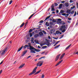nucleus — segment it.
Returning <instances> with one entry per match:
<instances>
[{
    "mask_svg": "<svg viewBox=\"0 0 78 78\" xmlns=\"http://www.w3.org/2000/svg\"><path fill=\"white\" fill-rule=\"evenodd\" d=\"M58 29L59 30H60L62 31V33H64L66 31V25H63L62 26H61L60 27H59L58 28ZM63 29H64L63 31Z\"/></svg>",
    "mask_w": 78,
    "mask_h": 78,
    "instance_id": "f257e3e1",
    "label": "nucleus"
},
{
    "mask_svg": "<svg viewBox=\"0 0 78 78\" xmlns=\"http://www.w3.org/2000/svg\"><path fill=\"white\" fill-rule=\"evenodd\" d=\"M26 48H27V49H36L34 48L31 46L30 45H26L23 47L24 49H25Z\"/></svg>",
    "mask_w": 78,
    "mask_h": 78,
    "instance_id": "f03ea898",
    "label": "nucleus"
},
{
    "mask_svg": "<svg viewBox=\"0 0 78 78\" xmlns=\"http://www.w3.org/2000/svg\"><path fill=\"white\" fill-rule=\"evenodd\" d=\"M37 69V67H35L34 69H33V71L32 72L30 73L29 74V75H33V74H34V73H35L36 72V69Z\"/></svg>",
    "mask_w": 78,
    "mask_h": 78,
    "instance_id": "7ed1b4c3",
    "label": "nucleus"
},
{
    "mask_svg": "<svg viewBox=\"0 0 78 78\" xmlns=\"http://www.w3.org/2000/svg\"><path fill=\"white\" fill-rule=\"evenodd\" d=\"M43 62L44 61H40L37 64V66H39V67H41V66H42Z\"/></svg>",
    "mask_w": 78,
    "mask_h": 78,
    "instance_id": "20e7f679",
    "label": "nucleus"
},
{
    "mask_svg": "<svg viewBox=\"0 0 78 78\" xmlns=\"http://www.w3.org/2000/svg\"><path fill=\"white\" fill-rule=\"evenodd\" d=\"M6 51V49H5L2 51H0V54L1 56H3V55H4L5 54V53Z\"/></svg>",
    "mask_w": 78,
    "mask_h": 78,
    "instance_id": "39448f33",
    "label": "nucleus"
},
{
    "mask_svg": "<svg viewBox=\"0 0 78 78\" xmlns=\"http://www.w3.org/2000/svg\"><path fill=\"white\" fill-rule=\"evenodd\" d=\"M46 41H49V40L46 39ZM51 44L52 43H49V42H48V41H47V42H46V44H45V45H47L48 46V47H50V46H51Z\"/></svg>",
    "mask_w": 78,
    "mask_h": 78,
    "instance_id": "423d86ee",
    "label": "nucleus"
},
{
    "mask_svg": "<svg viewBox=\"0 0 78 78\" xmlns=\"http://www.w3.org/2000/svg\"><path fill=\"white\" fill-rule=\"evenodd\" d=\"M61 54H59L56 56L55 59V61H57L59 59V57L61 56Z\"/></svg>",
    "mask_w": 78,
    "mask_h": 78,
    "instance_id": "0eeeda50",
    "label": "nucleus"
},
{
    "mask_svg": "<svg viewBox=\"0 0 78 78\" xmlns=\"http://www.w3.org/2000/svg\"><path fill=\"white\" fill-rule=\"evenodd\" d=\"M11 45L9 44H8L7 46L4 48V49H9L11 47Z\"/></svg>",
    "mask_w": 78,
    "mask_h": 78,
    "instance_id": "6e6552de",
    "label": "nucleus"
},
{
    "mask_svg": "<svg viewBox=\"0 0 78 78\" xmlns=\"http://www.w3.org/2000/svg\"><path fill=\"white\" fill-rule=\"evenodd\" d=\"M27 51H28V50H26L24 51L23 52V54H22V56H23L27 53Z\"/></svg>",
    "mask_w": 78,
    "mask_h": 78,
    "instance_id": "1a4fd4ad",
    "label": "nucleus"
},
{
    "mask_svg": "<svg viewBox=\"0 0 78 78\" xmlns=\"http://www.w3.org/2000/svg\"><path fill=\"white\" fill-rule=\"evenodd\" d=\"M66 55V53H64L63 54H62V55L60 57V58L59 60H61V59H62V58H63V57L64 56V55Z\"/></svg>",
    "mask_w": 78,
    "mask_h": 78,
    "instance_id": "9d476101",
    "label": "nucleus"
},
{
    "mask_svg": "<svg viewBox=\"0 0 78 78\" xmlns=\"http://www.w3.org/2000/svg\"><path fill=\"white\" fill-rule=\"evenodd\" d=\"M33 50H34V49H30V53H36V52L34 51Z\"/></svg>",
    "mask_w": 78,
    "mask_h": 78,
    "instance_id": "9b49d317",
    "label": "nucleus"
},
{
    "mask_svg": "<svg viewBox=\"0 0 78 78\" xmlns=\"http://www.w3.org/2000/svg\"><path fill=\"white\" fill-rule=\"evenodd\" d=\"M50 33H51V34H53V33H55V29H52L50 30Z\"/></svg>",
    "mask_w": 78,
    "mask_h": 78,
    "instance_id": "f8f14e48",
    "label": "nucleus"
},
{
    "mask_svg": "<svg viewBox=\"0 0 78 78\" xmlns=\"http://www.w3.org/2000/svg\"><path fill=\"white\" fill-rule=\"evenodd\" d=\"M38 37H39V35L38 34H36L34 35V37L35 38H37Z\"/></svg>",
    "mask_w": 78,
    "mask_h": 78,
    "instance_id": "ddd939ff",
    "label": "nucleus"
},
{
    "mask_svg": "<svg viewBox=\"0 0 78 78\" xmlns=\"http://www.w3.org/2000/svg\"><path fill=\"white\" fill-rule=\"evenodd\" d=\"M38 34L39 35V36H42L44 34L42 31H41L39 32Z\"/></svg>",
    "mask_w": 78,
    "mask_h": 78,
    "instance_id": "4468645a",
    "label": "nucleus"
},
{
    "mask_svg": "<svg viewBox=\"0 0 78 78\" xmlns=\"http://www.w3.org/2000/svg\"><path fill=\"white\" fill-rule=\"evenodd\" d=\"M25 64H24L22 65H21L19 67V69H21V68H22V67H23V66H25Z\"/></svg>",
    "mask_w": 78,
    "mask_h": 78,
    "instance_id": "2eb2a0df",
    "label": "nucleus"
},
{
    "mask_svg": "<svg viewBox=\"0 0 78 78\" xmlns=\"http://www.w3.org/2000/svg\"><path fill=\"white\" fill-rule=\"evenodd\" d=\"M41 72V70H40L38 71L36 73H35L34 75H37V74H38V73H40V72Z\"/></svg>",
    "mask_w": 78,
    "mask_h": 78,
    "instance_id": "dca6fc26",
    "label": "nucleus"
},
{
    "mask_svg": "<svg viewBox=\"0 0 78 78\" xmlns=\"http://www.w3.org/2000/svg\"><path fill=\"white\" fill-rule=\"evenodd\" d=\"M65 6H66V7H68L69 6V3L67 2L65 3Z\"/></svg>",
    "mask_w": 78,
    "mask_h": 78,
    "instance_id": "f3484780",
    "label": "nucleus"
},
{
    "mask_svg": "<svg viewBox=\"0 0 78 78\" xmlns=\"http://www.w3.org/2000/svg\"><path fill=\"white\" fill-rule=\"evenodd\" d=\"M62 4H60L59 6V9H61V8H62Z\"/></svg>",
    "mask_w": 78,
    "mask_h": 78,
    "instance_id": "a211bd4d",
    "label": "nucleus"
},
{
    "mask_svg": "<svg viewBox=\"0 0 78 78\" xmlns=\"http://www.w3.org/2000/svg\"><path fill=\"white\" fill-rule=\"evenodd\" d=\"M45 25L47 26V27H49L50 24L48 23V22H46L45 23Z\"/></svg>",
    "mask_w": 78,
    "mask_h": 78,
    "instance_id": "6ab92c4d",
    "label": "nucleus"
},
{
    "mask_svg": "<svg viewBox=\"0 0 78 78\" xmlns=\"http://www.w3.org/2000/svg\"><path fill=\"white\" fill-rule=\"evenodd\" d=\"M25 25V23H22L20 26V28H22V27H23V25Z\"/></svg>",
    "mask_w": 78,
    "mask_h": 78,
    "instance_id": "aec40b11",
    "label": "nucleus"
},
{
    "mask_svg": "<svg viewBox=\"0 0 78 78\" xmlns=\"http://www.w3.org/2000/svg\"><path fill=\"white\" fill-rule=\"evenodd\" d=\"M34 51H36L37 52H39V51H41V50L39 49H34Z\"/></svg>",
    "mask_w": 78,
    "mask_h": 78,
    "instance_id": "412c9836",
    "label": "nucleus"
},
{
    "mask_svg": "<svg viewBox=\"0 0 78 78\" xmlns=\"http://www.w3.org/2000/svg\"><path fill=\"white\" fill-rule=\"evenodd\" d=\"M71 45H72V44H69L68 46H67V47L65 48V49H68L69 48H70V46H71Z\"/></svg>",
    "mask_w": 78,
    "mask_h": 78,
    "instance_id": "4be33fe9",
    "label": "nucleus"
},
{
    "mask_svg": "<svg viewBox=\"0 0 78 78\" xmlns=\"http://www.w3.org/2000/svg\"><path fill=\"white\" fill-rule=\"evenodd\" d=\"M61 20H62L61 19H57V23H58V22H60V21H61Z\"/></svg>",
    "mask_w": 78,
    "mask_h": 78,
    "instance_id": "5701e85b",
    "label": "nucleus"
},
{
    "mask_svg": "<svg viewBox=\"0 0 78 78\" xmlns=\"http://www.w3.org/2000/svg\"><path fill=\"white\" fill-rule=\"evenodd\" d=\"M71 10H72V9H71V10L69 9H67V11L66 12V13H67V12H69L71 11Z\"/></svg>",
    "mask_w": 78,
    "mask_h": 78,
    "instance_id": "b1692460",
    "label": "nucleus"
},
{
    "mask_svg": "<svg viewBox=\"0 0 78 78\" xmlns=\"http://www.w3.org/2000/svg\"><path fill=\"white\" fill-rule=\"evenodd\" d=\"M33 16H34V14H32V15H31L30 16V17L28 19H29V20L30 19H31V17H33Z\"/></svg>",
    "mask_w": 78,
    "mask_h": 78,
    "instance_id": "393cba45",
    "label": "nucleus"
},
{
    "mask_svg": "<svg viewBox=\"0 0 78 78\" xmlns=\"http://www.w3.org/2000/svg\"><path fill=\"white\" fill-rule=\"evenodd\" d=\"M74 54H76V55H78V51H77V50H76V51L74 52Z\"/></svg>",
    "mask_w": 78,
    "mask_h": 78,
    "instance_id": "a878e982",
    "label": "nucleus"
},
{
    "mask_svg": "<svg viewBox=\"0 0 78 78\" xmlns=\"http://www.w3.org/2000/svg\"><path fill=\"white\" fill-rule=\"evenodd\" d=\"M60 44H59L58 45L55 46V49H56L57 48H58V47H60Z\"/></svg>",
    "mask_w": 78,
    "mask_h": 78,
    "instance_id": "bb28decb",
    "label": "nucleus"
},
{
    "mask_svg": "<svg viewBox=\"0 0 78 78\" xmlns=\"http://www.w3.org/2000/svg\"><path fill=\"white\" fill-rule=\"evenodd\" d=\"M34 41L35 42L36 44H39V42H38L36 40H34Z\"/></svg>",
    "mask_w": 78,
    "mask_h": 78,
    "instance_id": "cd10ccee",
    "label": "nucleus"
},
{
    "mask_svg": "<svg viewBox=\"0 0 78 78\" xmlns=\"http://www.w3.org/2000/svg\"><path fill=\"white\" fill-rule=\"evenodd\" d=\"M56 34H59V31L57 30V31H56Z\"/></svg>",
    "mask_w": 78,
    "mask_h": 78,
    "instance_id": "c85d7f7f",
    "label": "nucleus"
},
{
    "mask_svg": "<svg viewBox=\"0 0 78 78\" xmlns=\"http://www.w3.org/2000/svg\"><path fill=\"white\" fill-rule=\"evenodd\" d=\"M64 12H65V11L64 10H61L60 11V13H61V14H62V13H64Z\"/></svg>",
    "mask_w": 78,
    "mask_h": 78,
    "instance_id": "c756f323",
    "label": "nucleus"
},
{
    "mask_svg": "<svg viewBox=\"0 0 78 78\" xmlns=\"http://www.w3.org/2000/svg\"><path fill=\"white\" fill-rule=\"evenodd\" d=\"M29 35L30 36V37H31L32 36H33V34H32V33H30L29 34Z\"/></svg>",
    "mask_w": 78,
    "mask_h": 78,
    "instance_id": "7c9ffc66",
    "label": "nucleus"
},
{
    "mask_svg": "<svg viewBox=\"0 0 78 78\" xmlns=\"http://www.w3.org/2000/svg\"><path fill=\"white\" fill-rule=\"evenodd\" d=\"M31 39L30 40V41H31V42H33V41H34V38L32 37L31 38Z\"/></svg>",
    "mask_w": 78,
    "mask_h": 78,
    "instance_id": "2f4dec72",
    "label": "nucleus"
},
{
    "mask_svg": "<svg viewBox=\"0 0 78 78\" xmlns=\"http://www.w3.org/2000/svg\"><path fill=\"white\" fill-rule=\"evenodd\" d=\"M51 11H54L55 10V8H51Z\"/></svg>",
    "mask_w": 78,
    "mask_h": 78,
    "instance_id": "473e14b6",
    "label": "nucleus"
},
{
    "mask_svg": "<svg viewBox=\"0 0 78 78\" xmlns=\"http://www.w3.org/2000/svg\"><path fill=\"white\" fill-rule=\"evenodd\" d=\"M42 32L44 34H47V33H46L45 31V30H43Z\"/></svg>",
    "mask_w": 78,
    "mask_h": 78,
    "instance_id": "72a5a7b5",
    "label": "nucleus"
},
{
    "mask_svg": "<svg viewBox=\"0 0 78 78\" xmlns=\"http://www.w3.org/2000/svg\"><path fill=\"white\" fill-rule=\"evenodd\" d=\"M75 5H73V7H71V9H75Z\"/></svg>",
    "mask_w": 78,
    "mask_h": 78,
    "instance_id": "f704fd0d",
    "label": "nucleus"
},
{
    "mask_svg": "<svg viewBox=\"0 0 78 78\" xmlns=\"http://www.w3.org/2000/svg\"><path fill=\"white\" fill-rule=\"evenodd\" d=\"M74 12H75V11H72L71 12V14H73Z\"/></svg>",
    "mask_w": 78,
    "mask_h": 78,
    "instance_id": "c9c22d12",
    "label": "nucleus"
},
{
    "mask_svg": "<svg viewBox=\"0 0 78 78\" xmlns=\"http://www.w3.org/2000/svg\"><path fill=\"white\" fill-rule=\"evenodd\" d=\"M47 47V46H43L42 47V48H46Z\"/></svg>",
    "mask_w": 78,
    "mask_h": 78,
    "instance_id": "e433bc0d",
    "label": "nucleus"
},
{
    "mask_svg": "<svg viewBox=\"0 0 78 78\" xmlns=\"http://www.w3.org/2000/svg\"><path fill=\"white\" fill-rule=\"evenodd\" d=\"M43 22H44V21H43V20H41V21H40L39 22V23H43Z\"/></svg>",
    "mask_w": 78,
    "mask_h": 78,
    "instance_id": "4c0bfd02",
    "label": "nucleus"
},
{
    "mask_svg": "<svg viewBox=\"0 0 78 78\" xmlns=\"http://www.w3.org/2000/svg\"><path fill=\"white\" fill-rule=\"evenodd\" d=\"M64 21H59V22H58V23H60V24H62V22H63Z\"/></svg>",
    "mask_w": 78,
    "mask_h": 78,
    "instance_id": "58836bf2",
    "label": "nucleus"
},
{
    "mask_svg": "<svg viewBox=\"0 0 78 78\" xmlns=\"http://www.w3.org/2000/svg\"><path fill=\"white\" fill-rule=\"evenodd\" d=\"M52 22H53L55 23V22H56V20L55 19H53L52 20Z\"/></svg>",
    "mask_w": 78,
    "mask_h": 78,
    "instance_id": "ea45409f",
    "label": "nucleus"
},
{
    "mask_svg": "<svg viewBox=\"0 0 78 78\" xmlns=\"http://www.w3.org/2000/svg\"><path fill=\"white\" fill-rule=\"evenodd\" d=\"M28 22H26V23L25 24V25L24 27H26V26L27 25V24H28Z\"/></svg>",
    "mask_w": 78,
    "mask_h": 78,
    "instance_id": "a19ab883",
    "label": "nucleus"
},
{
    "mask_svg": "<svg viewBox=\"0 0 78 78\" xmlns=\"http://www.w3.org/2000/svg\"><path fill=\"white\" fill-rule=\"evenodd\" d=\"M33 31V30H32V29H30L29 30V33H31V32H32Z\"/></svg>",
    "mask_w": 78,
    "mask_h": 78,
    "instance_id": "79ce46f5",
    "label": "nucleus"
},
{
    "mask_svg": "<svg viewBox=\"0 0 78 78\" xmlns=\"http://www.w3.org/2000/svg\"><path fill=\"white\" fill-rule=\"evenodd\" d=\"M54 5H55V6H58V4L56 3H55L54 4Z\"/></svg>",
    "mask_w": 78,
    "mask_h": 78,
    "instance_id": "37998d69",
    "label": "nucleus"
},
{
    "mask_svg": "<svg viewBox=\"0 0 78 78\" xmlns=\"http://www.w3.org/2000/svg\"><path fill=\"white\" fill-rule=\"evenodd\" d=\"M52 23L51 22H50L49 23V24L50 25H53V24H54V23Z\"/></svg>",
    "mask_w": 78,
    "mask_h": 78,
    "instance_id": "c03bdc74",
    "label": "nucleus"
},
{
    "mask_svg": "<svg viewBox=\"0 0 78 78\" xmlns=\"http://www.w3.org/2000/svg\"><path fill=\"white\" fill-rule=\"evenodd\" d=\"M51 8H55V6H54V5L53 4L51 6Z\"/></svg>",
    "mask_w": 78,
    "mask_h": 78,
    "instance_id": "a18cd8bd",
    "label": "nucleus"
},
{
    "mask_svg": "<svg viewBox=\"0 0 78 78\" xmlns=\"http://www.w3.org/2000/svg\"><path fill=\"white\" fill-rule=\"evenodd\" d=\"M53 44H55L56 43V41H55V40H53Z\"/></svg>",
    "mask_w": 78,
    "mask_h": 78,
    "instance_id": "49530a36",
    "label": "nucleus"
},
{
    "mask_svg": "<svg viewBox=\"0 0 78 78\" xmlns=\"http://www.w3.org/2000/svg\"><path fill=\"white\" fill-rule=\"evenodd\" d=\"M12 2V1L11 0L9 2V5H11V3Z\"/></svg>",
    "mask_w": 78,
    "mask_h": 78,
    "instance_id": "de8ad7c7",
    "label": "nucleus"
},
{
    "mask_svg": "<svg viewBox=\"0 0 78 78\" xmlns=\"http://www.w3.org/2000/svg\"><path fill=\"white\" fill-rule=\"evenodd\" d=\"M62 61H63V60H61L58 63L60 64H61V63L62 62Z\"/></svg>",
    "mask_w": 78,
    "mask_h": 78,
    "instance_id": "09e8293b",
    "label": "nucleus"
},
{
    "mask_svg": "<svg viewBox=\"0 0 78 78\" xmlns=\"http://www.w3.org/2000/svg\"><path fill=\"white\" fill-rule=\"evenodd\" d=\"M41 78H44V74H42L41 76Z\"/></svg>",
    "mask_w": 78,
    "mask_h": 78,
    "instance_id": "8fccbe9b",
    "label": "nucleus"
},
{
    "mask_svg": "<svg viewBox=\"0 0 78 78\" xmlns=\"http://www.w3.org/2000/svg\"><path fill=\"white\" fill-rule=\"evenodd\" d=\"M34 32H35V33H38V32H37V30H34Z\"/></svg>",
    "mask_w": 78,
    "mask_h": 78,
    "instance_id": "3c124183",
    "label": "nucleus"
},
{
    "mask_svg": "<svg viewBox=\"0 0 78 78\" xmlns=\"http://www.w3.org/2000/svg\"><path fill=\"white\" fill-rule=\"evenodd\" d=\"M53 39H58V37L56 38L55 37H52Z\"/></svg>",
    "mask_w": 78,
    "mask_h": 78,
    "instance_id": "603ef678",
    "label": "nucleus"
},
{
    "mask_svg": "<svg viewBox=\"0 0 78 78\" xmlns=\"http://www.w3.org/2000/svg\"><path fill=\"white\" fill-rule=\"evenodd\" d=\"M23 46L21 47L20 48H19L18 49H22L23 48Z\"/></svg>",
    "mask_w": 78,
    "mask_h": 78,
    "instance_id": "864d4df0",
    "label": "nucleus"
},
{
    "mask_svg": "<svg viewBox=\"0 0 78 78\" xmlns=\"http://www.w3.org/2000/svg\"><path fill=\"white\" fill-rule=\"evenodd\" d=\"M36 29V28L34 27L33 29H32V31H34V30H35Z\"/></svg>",
    "mask_w": 78,
    "mask_h": 78,
    "instance_id": "5fc2aeb1",
    "label": "nucleus"
},
{
    "mask_svg": "<svg viewBox=\"0 0 78 78\" xmlns=\"http://www.w3.org/2000/svg\"><path fill=\"white\" fill-rule=\"evenodd\" d=\"M61 3H65V1H61Z\"/></svg>",
    "mask_w": 78,
    "mask_h": 78,
    "instance_id": "6e6d98bb",
    "label": "nucleus"
},
{
    "mask_svg": "<svg viewBox=\"0 0 78 78\" xmlns=\"http://www.w3.org/2000/svg\"><path fill=\"white\" fill-rule=\"evenodd\" d=\"M68 20H72V18H68Z\"/></svg>",
    "mask_w": 78,
    "mask_h": 78,
    "instance_id": "4d7b16f0",
    "label": "nucleus"
},
{
    "mask_svg": "<svg viewBox=\"0 0 78 78\" xmlns=\"http://www.w3.org/2000/svg\"><path fill=\"white\" fill-rule=\"evenodd\" d=\"M69 2L70 3H72L73 2V1H72V0H70Z\"/></svg>",
    "mask_w": 78,
    "mask_h": 78,
    "instance_id": "13d9d810",
    "label": "nucleus"
},
{
    "mask_svg": "<svg viewBox=\"0 0 78 78\" xmlns=\"http://www.w3.org/2000/svg\"><path fill=\"white\" fill-rule=\"evenodd\" d=\"M31 55H30L27 57V59H28L29 58H31Z\"/></svg>",
    "mask_w": 78,
    "mask_h": 78,
    "instance_id": "bf43d9fd",
    "label": "nucleus"
},
{
    "mask_svg": "<svg viewBox=\"0 0 78 78\" xmlns=\"http://www.w3.org/2000/svg\"><path fill=\"white\" fill-rule=\"evenodd\" d=\"M63 22V23H62V25H65V24H66V23H64V21Z\"/></svg>",
    "mask_w": 78,
    "mask_h": 78,
    "instance_id": "052dcab7",
    "label": "nucleus"
},
{
    "mask_svg": "<svg viewBox=\"0 0 78 78\" xmlns=\"http://www.w3.org/2000/svg\"><path fill=\"white\" fill-rule=\"evenodd\" d=\"M21 50H22V49H19L17 51L18 52H19V51H20Z\"/></svg>",
    "mask_w": 78,
    "mask_h": 78,
    "instance_id": "680f3d73",
    "label": "nucleus"
},
{
    "mask_svg": "<svg viewBox=\"0 0 78 78\" xmlns=\"http://www.w3.org/2000/svg\"><path fill=\"white\" fill-rule=\"evenodd\" d=\"M59 63L58 62L57 64H56V65H55V66H58V65H59Z\"/></svg>",
    "mask_w": 78,
    "mask_h": 78,
    "instance_id": "e2e57ef3",
    "label": "nucleus"
},
{
    "mask_svg": "<svg viewBox=\"0 0 78 78\" xmlns=\"http://www.w3.org/2000/svg\"><path fill=\"white\" fill-rule=\"evenodd\" d=\"M62 16H66V13H64V14H62Z\"/></svg>",
    "mask_w": 78,
    "mask_h": 78,
    "instance_id": "0e129e2a",
    "label": "nucleus"
},
{
    "mask_svg": "<svg viewBox=\"0 0 78 78\" xmlns=\"http://www.w3.org/2000/svg\"><path fill=\"white\" fill-rule=\"evenodd\" d=\"M56 12L57 13H58V12H59V10H56Z\"/></svg>",
    "mask_w": 78,
    "mask_h": 78,
    "instance_id": "69168bd1",
    "label": "nucleus"
},
{
    "mask_svg": "<svg viewBox=\"0 0 78 78\" xmlns=\"http://www.w3.org/2000/svg\"><path fill=\"white\" fill-rule=\"evenodd\" d=\"M76 5L77 6V7H78V2H76Z\"/></svg>",
    "mask_w": 78,
    "mask_h": 78,
    "instance_id": "338daca9",
    "label": "nucleus"
},
{
    "mask_svg": "<svg viewBox=\"0 0 78 78\" xmlns=\"http://www.w3.org/2000/svg\"><path fill=\"white\" fill-rule=\"evenodd\" d=\"M51 16H48L46 17V18H48V19L49 18H50Z\"/></svg>",
    "mask_w": 78,
    "mask_h": 78,
    "instance_id": "774afa93",
    "label": "nucleus"
}]
</instances>
